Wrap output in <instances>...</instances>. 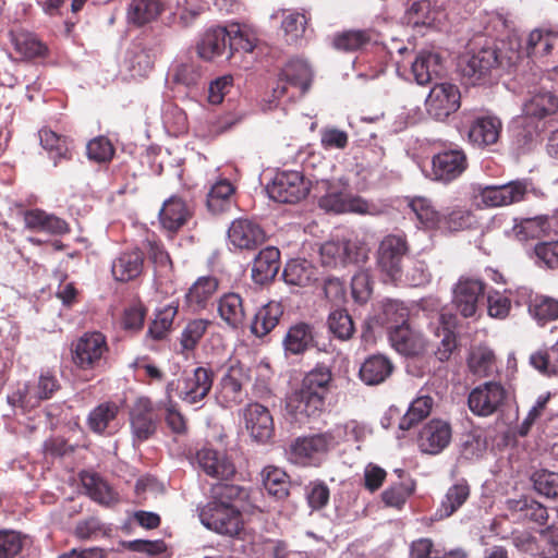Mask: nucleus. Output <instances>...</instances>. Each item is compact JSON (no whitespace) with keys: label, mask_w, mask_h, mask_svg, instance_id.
Instances as JSON below:
<instances>
[{"label":"nucleus","mask_w":558,"mask_h":558,"mask_svg":"<svg viewBox=\"0 0 558 558\" xmlns=\"http://www.w3.org/2000/svg\"><path fill=\"white\" fill-rule=\"evenodd\" d=\"M250 498L247 488L228 484H213L208 501L199 507L201 523L209 531L230 538H242L245 530L244 502Z\"/></svg>","instance_id":"obj_1"},{"label":"nucleus","mask_w":558,"mask_h":558,"mask_svg":"<svg viewBox=\"0 0 558 558\" xmlns=\"http://www.w3.org/2000/svg\"><path fill=\"white\" fill-rule=\"evenodd\" d=\"M523 59L521 40L509 37L501 48L483 47L462 57L459 68L463 78L471 85H484L490 82L492 73L498 65L517 66Z\"/></svg>","instance_id":"obj_2"},{"label":"nucleus","mask_w":558,"mask_h":558,"mask_svg":"<svg viewBox=\"0 0 558 558\" xmlns=\"http://www.w3.org/2000/svg\"><path fill=\"white\" fill-rule=\"evenodd\" d=\"M332 383L331 368L317 364L302 379L301 386L289 398L287 408L295 420L316 418L325 411L326 398Z\"/></svg>","instance_id":"obj_3"},{"label":"nucleus","mask_w":558,"mask_h":558,"mask_svg":"<svg viewBox=\"0 0 558 558\" xmlns=\"http://www.w3.org/2000/svg\"><path fill=\"white\" fill-rule=\"evenodd\" d=\"M558 50V29L551 26H541L532 29L525 40V68L529 66L533 76L548 80L558 77V65L555 54Z\"/></svg>","instance_id":"obj_4"},{"label":"nucleus","mask_w":558,"mask_h":558,"mask_svg":"<svg viewBox=\"0 0 558 558\" xmlns=\"http://www.w3.org/2000/svg\"><path fill=\"white\" fill-rule=\"evenodd\" d=\"M107 337L100 331H86L71 342L70 353L74 366L83 372H101L109 356Z\"/></svg>","instance_id":"obj_5"},{"label":"nucleus","mask_w":558,"mask_h":558,"mask_svg":"<svg viewBox=\"0 0 558 558\" xmlns=\"http://www.w3.org/2000/svg\"><path fill=\"white\" fill-rule=\"evenodd\" d=\"M529 93L532 96L525 100V138L558 125V97L548 90Z\"/></svg>","instance_id":"obj_6"},{"label":"nucleus","mask_w":558,"mask_h":558,"mask_svg":"<svg viewBox=\"0 0 558 558\" xmlns=\"http://www.w3.org/2000/svg\"><path fill=\"white\" fill-rule=\"evenodd\" d=\"M338 441L331 430L296 437L289 446V460L301 466H317Z\"/></svg>","instance_id":"obj_7"},{"label":"nucleus","mask_w":558,"mask_h":558,"mask_svg":"<svg viewBox=\"0 0 558 558\" xmlns=\"http://www.w3.org/2000/svg\"><path fill=\"white\" fill-rule=\"evenodd\" d=\"M409 248L404 234H388L380 241L377 250V266L390 281L396 282L401 279L402 262Z\"/></svg>","instance_id":"obj_8"},{"label":"nucleus","mask_w":558,"mask_h":558,"mask_svg":"<svg viewBox=\"0 0 558 558\" xmlns=\"http://www.w3.org/2000/svg\"><path fill=\"white\" fill-rule=\"evenodd\" d=\"M129 420L133 440L143 442L156 434L160 414L149 398L141 397L132 404Z\"/></svg>","instance_id":"obj_9"},{"label":"nucleus","mask_w":558,"mask_h":558,"mask_svg":"<svg viewBox=\"0 0 558 558\" xmlns=\"http://www.w3.org/2000/svg\"><path fill=\"white\" fill-rule=\"evenodd\" d=\"M226 367L218 385L217 399L223 408H232L244 400L243 386L248 380V374L235 359H230Z\"/></svg>","instance_id":"obj_10"},{"label":"nucleus","mask_w":558,"mask_h":558,"mask_svg":"<svg viewBox=\"0 0 558 558\" xmlns=\"http://www.w3.org/2000/svg\"><path fill=\"white\" fill-rule=\"evenodd\" d=\"M270 198L278 203L294 204L303 199L310 192L308 182L300 171H281L276 174L267 186Z\"/></svg>","instance_id":"obj_11"},{"label":"nucleus","mask_w":558,"mask_h":558,"mask_svg":"<svg viewBox=\"0 0 558 558\" xmlns=\"http://www.w3.org/2000/svg\"><path fill=\"white\" fill-rule=\"evenodd\" d=\"M214 377V372L204 366H198L191 372H185L179 380V398L183 402L192 405L202 402L213 388Z\"/></svg>","instance_id":"obj_12"},{"label":"nucleus","mask_w":558,"mask_h":558,"mask_svg":"<svg viewBox=\"0 0 558 558\" xmlns=\"http://www.w3.org/2000/svg\"><path fill=\"white\" fill-rule=\"evenodd\" d=\"M486 284L470 277H461L453 288V304L465 318L473 317L485 299Z\"/></svg>","instance_id":"obj_13"},{"label":"nucleus","mask_w":558,"mask_h":558,"mask_svg":"<svg viewBox=\"0 0 558 558\" xmlns=\"http://www.w3.org/2000/svg\"><path fill=\"white\" fill-rule=\"evenodd\" d=\"M461 94L451 83L435 84L425 101L426 110L435 120L444 121L460 108Z\"/></svg>","instance_id":"obj_14"},{"label":"nucleus","mask_w":558,"mask_h":558,"mask_svg":"<svg viewBox=\"0 0 558 558\" xmlns=\"http://www.w3.org/2000/svg\"><path fill=\"white\" fill-rule=\"evenodd\" d=\"M468 168V158L459 147L445 149L432 158V177L444 183L458 179Z\"/></svg>","instance_id":"obj_15"},{"label":"nucleus","mask_w":558,"mask_h":558,"mask_svg":"<svg viewBox=\"0 0 558 558\" xmlns=\"http://www.w3.org/2000/svg\"><path fill=\"white\" fill-rule=\"evenodd\" d=\"M505 399V388L500 384L488 381L470 392L468 404L473 414L489 416L499 410Z\"/></svg>","instance_id":"obj_16"},{"label":"nucleus","mask_w":558,"mask_h":558,"mask_svg":"<svg viewBox=\"0 0 558 558\" xmlns=\"http://www.w3.org/2000/svg\"><path fill=\"white\" fill-rule=\"evenodd\" d=\"M230 243L241 251H254L266 241V232L259 223L247 218H239L228 229Z\"/></svg>","instance_id":"obj_17"},{"label":"nucleus","mask_w":558,"mask_h":558,"mask_svg":"<svg viewBox=\"0 0 558 558\" xmlns=\"http://www.w3.org/2000/svg\"><path fill=\"white\" fill-rule=\"evenodd\" d=\"M319 254L326 267L357 264L366 258L363 248L351 241H327L320 246Z\"/></svg>","instance_id":"obj_18"},{"label":"nucleus","mask_w":558,"mask_h":558,"mask_svg":"<svg viewBox=\"0 0 558 558\" xmlns=\"http://www.w3.org/2000/svg\"><path fill=\"white\" fill-rule=\"evenodd\" d=\"M389 328V341L392 348L404 356H418L426 351L427 342L423 335L409 324Z\"/></svg>","instance_id":"obj_19"},{"label":"nucleus","mask_w":558,"mask_h":558,"mask_svg":"<svg viewBox=\"0 0 558 558\" xmlns=\"http://www.w3.org/2000/svg\"><path fill=\"white\" fill-rule=\"evenodd\" d=\"M451 426L441 420H432L421 429L417 444L423 452L440 453L451 440Z\"/></svg>","instance_id":"obj_20"},{"label":"nucleus","mask_w":558,"mask_h":558,"mask_svg":"<svg viewBox=\"0 0 558 558\" xmlns=\"http://www.w3.org/2000/svg\"><path fill=\"white\" fill-rule=\"evenodd\" d=\"M196 459L201 469L208 476L228 481L236 473L232 460L225 452L213 448L204 447L199 449L196 453Z\"/></svg>","instance_id":"obj_21"},{"label":"nucleus","mask_w":558,"mask_h":558,"mask_svg":"<svg viewBox=\"0 0 558 558\" xmlns=\"http://www.w3.org/2000/svg\"><path fill=\"white\" fill-rule=\"evenodd\" d=\"M244 420L246 429L257 441L266 442L274 436V420L265 405L257 402L247 404Z\"/></svg>","instance_id":"obj_22"},{"label":"nucleus","mask_w":558,"mask_h":558,"mask_svg":"<svg viewBox=\"0 0 558 558\" xmlns=\"http://www.w3.org/2000/svg\"><path fill=\"white\" fill-rule=\"evenodd\" d=\"M192 216L191 207L178 195H172L166 199L159 210L160 225L170 232L179 231Z\"/></svg>","instance_id":"obj_23"},{"label":"nucleus","mask_w":558,"mask_h":558,"mask_svg":"<svg viewBox=\"0 0 558 558\" xmlns=\"http://www.w3.org/2000/svg\"><path fill=\"white\" fill-rule=\"evenodd\" d=\"M437 324L436 336L441 337V341L435 351V355L440 362H446L457 349L456 328L458 327V317L453 313L441 312L437 317Z\"/></svg>","instance_id":"obj_24"},{"label":"nucleus","mask_w":558,"mask_h":558,"mask_svg":"<svg viewBox=\"0 0 558 558\" xmlns=\"http://www.w3.org/2000/svg\"><path fill=\"white\" fill-rule=\"evenodd\" d=\"M25 227L32 231L48 232L51 234H65L70 232L69 223L43 209H27L23 213Z\"/></svg>","instance_id":"obj_25"},{"label":"nucleus","mask_w":558,"mask_h":558,"mask_svg":"<svg viewBox=\"0 0 558 558\" xmlns=\"http://www.w3.org/2000/svg\"><path fill=\"white\" fill-rule=\"evenodd\" d=\"M144 268V253L140 248L122 252L113 262L111 272L120 282L136 279Z\"/></svg>","instance_id":"obj_26"},{"label":"nucleus","mask_w":558,"mask_h":558,"mask_svg":"<svg viewBox=\"0 0 558 558\" xmlns=\"http://www.w3.org/2000/svg\"><path fill=\"white\" fill-rule=\"evenodd\" d=\"M393 369L390 359L383 354H373L361 364L359 377L367 386H377L386 381Z\"/></svg>","instance_id":"obj_27"},{"label":"nucleus","mask_w":558,"mask_h":558,"mask_svg":"<svg viewBox=\"0 0 558 558\" xmlns=\"http://www.w3.org/2000/svg\"><path fill=\"white\" fill-rule=\"evenodd\" d=\"M280 268V251L275 246H267L259 251L252 266V279L258 284L271 281Z\"/></svg>","instance_id":"obj_28"},{"label":"nucleus","mask_w":558,"mask_h":558,"mask_svg":"<svg viewBox=\"0 0 558 558\" xmlns=\"http://www.w3.org/2000/svg\"><path fill=\"white\" fill-rule=\"evenodd\" d=\"M411 71L418 85H426L442 73L441 57L436 52L421 51L412 63Z\"/></svg>","instance_id":"obj_29"},{"label":"nucleus","mask_w":558,"mask_h":558,"mask_svg":"<svg viewBox=\"0 0 558 558\" xmlns=\"http://www.w3.org/2000/svg\"><path fill=\"white\" fill-rule=\"evenodd\" d=\"M523 199V184L511 183L501 186H486L480 193V201L486 207L508 205Z\"/></svg>","instance_id":"obj_30"},{"label":"nucleus","mask_w":558,"mask_h":558,"mask_svg":"<svg viewBox=\"0 0 558 558\" xmlns=\"http://www.w3.org/2000/svg\"><path fill=\"white\" fill-rule=\"evenodd\" d=\"M161 0H131L126 8V21L136 27H142L157 20L163 12Z\"/></svg>","instance_id":"obj_31"},{"label":"nucleus","mask_w":558,"mask_h":558,"mask_svg":"<svg viewBox=\"0 0 558 558\" xmlns=\"http://www.w3.org/2000/svg\"><path fill=\"white\" fill-rule=\"evenodd\" d=\"M283 315V307L280 303L271 301L263 305L254 314L250 325L251 332L258 337L267 336L278 324Z\"/></svg>","instance_id":"obj_32"},{"label":"nucleus","mask_w":558,"mask_h":558,"mask_svg":"<svg viewBox=\"0 0 558 558\" xmlns=\"http://www.w3.org/2000/svg\"><path fill=\"white\" fill-rule=\"evenodd\" d=\"M219 281L214 276L199 277L189 289L185 299L189 307L193 311H201L207 307L216 294Z\"/></svg>","instance_id":"obj_33"},{"label":"nucleus","mask_w":558,"mask_h":558,"mask_svg":"<svg viewBox=\"0 0 558 558\" xmlns=\"http://www.w3.org/2000/svg\"><path fill=\"white\" fill-rule=\"evenodd\" d=\"M218 313L230 328L242 327L246 317L242 296L234 292L223 294L218 301Z\"/></svg>","instance_id":"obj_34"},{"label":"nucleus","mask_w":558,"mask_h":558,"mask_svg":"<svg viewBox=\"0 0 558 558\" xmlns=\"http://www.w3.org/2000/svg\"><path fill=\"white\" fill-rule=\"evenodd\" d=\"M282 278L289 286L308 287L317 279V268L307 259H291L283 268Z\"/></svg>","instance_id":"obj_35"},{"label":"nucleus","mask_w":558,"mask_h":558,"mask_svg":"<svg viewBox=\"0 0 558 558\" xmlns=\"http://www.w3.org/2000/svg\"><path fill=\"white\" fill-rule=\"evenodd\" d=\"M501 130V123L493 117L477 118L469 130V140L478 147H485L497 143Z\"/></svg>","instance_id":"obj_36"},{"label":"nucleus","mask_w":558,"mask_h":558,"mask_svg":"<svg viewBox=\"0 0 558 558\" xmlns=\"http://www.w3.org/2000/svg\"><path fill=\"white\" fill-rule=\"evenodd\" d=\"M437 230L442 233H453L472 228L476 223L475 216L471 210L454 207L447 208L440 214Z\"/></svg>","instance_id":"obj_37"},{"label":"nucleus","mask_w":558,"mask_h":558,"mask_svg":"<svg viewBox=\"0 0 558 558\" xmlns=\"http://www.w3.org/2000/svg\"><path fill=\"white\" fill-rule=\"evenodd\" d=\"M313 328L306 323H298L291 326L283 339L286 353L299 355L313 347Z\"/></svg>","instance_id":"obj_38"},{"label":"nucleus","mask_w":558,"mask_h":558,"mask_svg":"<svg viewBox=\"0 0 558 558\" xmlns=\"http://www.w3.org/2000/svg\"><path fill=\"white\" fill-rule=\"evenodd\" d=\"M41 147L53 158L54 166L61 159L70 160L72 153L70 141L66 136L56 133L49 128H41L38 131Z\"/></svg>","instance_id":"obj_39"},{"label":"nucleus","mask_w":558,"mask_h":558,"mask_svg":"<svg viewBox=\"0 0 558 558\" xmlns=\"http://www.w3.org/2000/svg\"><path fill=\"white\" fill-rule=\"evenodd\" d=\"M408 207L423 228L437 230L441 213L436 210L430 199L423 196L410 197Z\"/></svg>","instance_id":"obj_40"},{"label":"nucleus","mask_w":558,"mask_h":558,"mask_svg":"<svg viewBox=\"0 0 558 558\" xmlns=\"http://www.w3.org/2000/svg\"><path fill=\"white\" fill-rule=\"evenodd\" d=\"M235 187L229 180L217 181L207 194L206 205L208 210L215 215L228 210L231 207Z\"/></svg>","instance_id":"obj_41"},{"label":"nucleus","mask_w":558,"mask_h":558,"mask_svg":"<svg viewBox=\"0 0 558 558\" xmlns=\"http://www.w3.org/2000/svg\"><path fill=\"white\" fill-rule=\"evenodd\" d=\"M227 40H229L228 29L225 27H217L206 32L197 45L198 56L206 61L221 56L226 49Z\"/></svg>","instance_id":"obj_42"},{"label":"nucleus","mask_w":558,"mask_h":558,"mask_svg":"<svg viewBox=\"0 0 558 558\" xmlns=\"http://www.w3.org/2000/svg\"><path fill=\"white\" fill-rule=\"evenodd\" d=\"M119 410V405L112 401L98 404L87 417L88 428L96 434H104L116 421Z\"/></svg>","instance_id":"obj_43"},{"label":"nucleus","mask_w":558,"mask_h":558,"mask_svg":"<svg viewBox=\"0 0 558 558\" xmlns=\"http://www.w3.org/2000/svg\"><path fill=\"white\" fill-rule=\"evenodd\" d=\"M13 44L15 51L28 60L46 58L49 53L47 45L33 33H17Z\"/></svg>","instance_id":"obj_44"},{"label":"nucleus","mask_w":558,"mask_h":558,"mask_svg":"<svg viewBox=\"0 0 558 558\" xmlns=\"http://www.w3.org/2000/svg\"><path fill=\"white\" fill-rule=\"evenodd\" d=\"M89 497L96 502L112 506L119 501V495L102 478L97 475H86L82 478Z\"/></svg>","instance_id":"obj_45"},{"label":"nucleus","mask_w":558,"mask_h":558,"mask_svg":"<svg viewBox=\"0 0 558 558\" xmlns=\"http://www.w3.org/2000/svg\"><path fill=\"white\" fill-rule=\"evenodd\" d=\"M37 407L44 400H49L61 389V383L51 369H41L36 383L27 386Z\"/></svg>","instance_id":"obj_46"},{"label":"nucleus","mask_w":558,"mask_h":558,"mask_svg":"<svg viewBox=\"0 0 558 558\" xmlns=\"http://www.w3.org/2000/svg\"><path fill=\"white\" fill-rule=\"evenodd\" d=\"M470 486L465 483H457L449 487L441 500L436 514L439 519L452 515L469 498Z\"/></svg>","instance_id":"obj_47"},{"label":"nucleus","mask_w":558,"mask_h":558,"mask_svg":"<svg viewBox=\"0 0 558 558\" xmlns=\"http://www.w3.org/2000/svg\"><path fill=\"white\" fill-rule=\"evenodd\" d=\"M529 313L538 325L558 319V300L536 294L529 301Z\"/></svg>","instance_id":"obj_48"},{"label":"nucleus","mask_w":558,"mask_h":558,"mask_svg":"<svg viewBox=\"0 0 558 558\" xmlns=\"http://www.w3.org/2000/svg\"><path fill=\"white\" fill-rule=\"evenodd\" d=\"M263 485L269 495L282 499L289 495V476L279 468L268 465L262 471Z\"/></svg>","instance_id":"obj_49"},{"label":"nucleus","mask_w":558,"mask_h":558,"mask_svg":"<svg viewBox=\"0 0 558 558\" xmlns=\"http://www.w3.org/2000/svg\"><path fill=\"white\" fill-rule=\"evenodd\" d=\"M280 80H284L306 92L311 85L312 71L305 61L300 59L290 60L282 69Z\"/></svg>","instance_id":"obj_50"},{"label":"nucleus","mask_w":558,"mask_h":558,"mask_svg":"<svg viewBox=\"0 0 558 558\" xmlns=\"http://www.w3.org/2000/svg\"><path fill=\"white\" fill-rule=\"evenodd\" d=\"M433 404L434 400L429 396H421L414 399L407 413L401 417L399 428L402 430H409L414 425L422 422L429 415Z\"/></svg>","instance_id":"obj_51"},{"label":"nucleus","mask_w":558,"mask_h":558,"mask_svg":"<svg viewBox=\"0 0 558 558\" xmlns=\"http://www.w3.org/2000/svg\"><path fill=\"white\" fill-rule=\"evenodd\" d=\"M372 40V31L351 29L333 37V47L345 52L356 51L367 46Z\"/></svg>","instance_id":"obj_52"},{"label":"nucleus","mask_w":558,"mask_h":558,"mask_svg":"<svg viewBox=\"0 0 558 558\" xmlns=\"http://www.w3.org/2000/svg\"><path fill=\"white\" fill-rule=\"evenodd\" d=\"M437 12L429 0L414 1L405 13L409 25L413 27L433 26L436 21Z\"/></svg>","instance_id":"obj_53"},{"label":"nucleus","mask_w":558,"mask_h":558,"mask_svg":"<svg viewBox=\"0 0 558 558\" xmlns=\"http://www.w3.org/2000/svg\"><path fill=\"white\" fill-rule=\"evenodd\" d=\"M470 371L481 377L492 375L496 369L494 352L485 347L474 349L469 357Z\"/></svg>","instance_id":"obj_54"},{"label":"nucleus","mask_w":558,"mask_h":558,"mask_svg":"<svg viewBox=\"0 0 558 558\" xmlns=\"http://www.w3.org/2000/svg\"><path fill=\"white\" fill-rule=\"evenodd\" d=\"M228 38L231 50L252 52L257 44L255 33L239 24H233L228 28Z\"/></svg>","instance_id":"obj_55"},{"label":"nucleus","mask_w":558,"mask_h":558,"mask_svg":"<svg viewBox=\"0 0 558 558\" xmlns=\"http://www.w3.org/2000/svg\"><path fill=\"white\" fill-rule=\"evenodd\" d=\"M328 328L340 340L350 339L355 331L352 317L345 310H335L329 314Z\"/></svg>","instance_id":"obj_56"},{"label":"nucleus","mask_w":558,"mask_h":558,"mask_svg":"<svg viewBox=\"0 0 558 558\" xmlns=\"http://www.w3.org/2000/svg\"><path fill=\"white\" fill-rule=\"evenodd\" d=\"M178 313V307L173 305H167L160 310L156 318L149 325L147 335L154 340H162L171 329L173 319Z\"/></svg>","instance_id":"obj_57"},{"label":"nucleus","mask_w":558,"mask_h":558,"mask_svg":"<svg viewBox=\"0 0 558 558\" xmlns=\"http://www.w3.org/2000/svg\"><path fill=\"white\" fill-rule=\"evenodd\" d=\"M530 363L541 373L551 376L558 374V340L548 350L538 351L530 356Z\"/></svg>","instance_id":"obj_58"},{"label":"nucleus","mask_w":558,"mask_h":558,"mask_svg":"<svg viewBox=\"0 0 558 558\" xmlns=\"http://www.w3.org/2000/svg\"><path fill=\"white\" fill-rule=\"evenodd\" d=\"M534 489L547 498L558 499V473L538 470L531 476Z\"/></svg>","instance_id":"obj_59"},{"label":"nucleus","mask_w":558,"mask_h":558,"mask_svg":"<svg viewBox=\"0 0 558 558\" xmlns=\"http://www.w3.org/2000/svg\"><path fill=\"white\" fill-rule=\"evenodd\" d=\"M413 493L414 484L399 482L383 492L381 500L387 507L401 509Z\"/></svg>","instance_id":"obj_60"},{"label":"nucleus","mask_w":558,"mask_h":558,"mask_svg":"<svg viewBox=\"0 0 558 558\" xmlns=\"http://www.w3.org/2000/svg\"><path fill=\"white\" fill-rule=\"evenodd\" d=\"M24 546V536L14 530L0 529V558H14Z\"/></svg>","instance_id":"obj_61"},{"label":"nucleus","mask_w":558,"mask_h":558,"mask_svg":"<svg viewBox=\"0 0 558 558\" xmlns=\"http://www.w3.org/2000/svg\"><path fill=\"white\" fill-rule=\"evenodd\" d=\"M86 154L89 160L105 163L109 162L114 155V147L109 138L98 136L90 140L86 146Z\"/></svg>","instance_id":"obj_62"},{"label":"nucleus","mask_w":558,"mask_h":558,"mask_svg":"<svg viewBox=\"0 0 558 558\" xmlns=\"http://www.w3.org/2000/svg\"><path fill=\"white\" fill-rule=\"evenodd\" d=\"M210 322L207 319L191 320L182 331L181 345L184 350H194L205 335Z\"/></svg>","instance_id":"obj_63"},{"label":"nucleus","mask_w":558,"mask_h":558,"mask_svg":"<svg viewBox=\"0 0 558 558\" xmlns=\"http://www.w3.org/2000/svg\"><path fill=\"white\" fill-rule=\"evenodd\" d=\"M461 453L466 459L480 457L486 449V439L476 430L461 435Z\"/></svg>","instance_id":"obj_64"}]
</instances>
